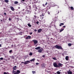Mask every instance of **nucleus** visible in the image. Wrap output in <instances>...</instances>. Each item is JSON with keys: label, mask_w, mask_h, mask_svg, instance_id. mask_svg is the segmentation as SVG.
I'll return each mask as SVG.
<instances>
[{"label": "nucleus", "mask_w": 74, "mask_h": 74, "mask_svg": "<svg viewBox=\"0 0 74 74\" xmlns=\"http://www.w3.org/2000/svg\"><path fill=\"white\" fill-rule=\"evenodd\" d=\"M4 15H6V13H5V12L4 13Z\"/></svg>", "instance_id": "nucleus-43"}, {"label": "nucleus", "mask_w": 74, "mask_h": 74, "mask_svg": "<svg viewBox=\"0 0 74 74\" xmlns=\"http://www.w3.org/2000/svg\"><path fill=\"white\" fill-rule=\"evenodd\" d=\"M4 9H5V8H4Z\"/></svg>", "instance_id": "nucleus-62"}, {"label": "nucleus", "mask_w": 74, "mask_h": 74, "mask_svg": "<svg viewBox=\"0 0 74 74\" xmlns=\"http://www.w3.org/2000/svg\"><path fill=\"white\" fill-rule=\"evenodd\" d=\"M9 21H11V18H9Z\"/></svg>", "instance_id": "nucleus-41"}, {"label": "nucleus", "mask_w": 74, "mask_h": 74, "mask_svg": "<svg viewBox=\"0 0 74 74\" xmlns=\"http://www.w3.org/2000/svg\"><path fill=\"white\" fill-rule=\"evenodd\" d=\"M55 74H56V73H55Z\"/></svg>", "instance_id": "nucleus-64"}, {"label": "nucleus", "mask_w": 74, "mask_h": 74, "mask_svg": "<svg viewBox=\"0 0 74 74\" xmlns=\"http://www.w3.org/2000/svg\"><path fill=\"white\" fill-rule=\"evenodd\" d=\"M32 55H33V53L32 52H31L30 53L29 55V56H32Z\"/></svg>", "instance_id": "nucleus-25"}, {"label": "nucleus", "mask_w": 74, "mask_h": 74, "mask_svg": "<svg viewBox=\"0 0 74 74\" xmlns=\"http://www.w3.org/2000/svg\"><path fill=\"white\" fill-rule=\"evenodd\" d=\"M0 60H3V58H0Z\"/></svg>", "instance_id": "nucleus-36"}, {"label": "nucleus", "mask_w": 74, "mask_h": 74, "mask_svg": "<svg viewBox=\"0 0 74 74\" xmlns=\"http://www.w3.org/2000/svg\"><path fill=\"white\" fill-rule=\"evenodd\" d=\"M63 30H64V29H61L60 30V32H62V31H63Z\"/></svg>", "instance_id": "nucleus-28"}, {"label": "nucleus", "mask_w": 74, "mask_h": 74, "mask_svg": "<svg viewBox=\"0 0 74 74\" xmlns=\"http://www.w3.org/2000/svg\"><path fill=\"white\" fill-rule=\"evenodd\" d=\"M55 47L56 48V49H63L62 47L58 45H56Z\"/></svg>", "instance_id": "nucleus-1"}, {"label": "nucleus", "mask_w": 74, "mask_h": 74, "mask_svg": "<svg viewBox=\"0 0 74 74\" xmlns=\"http://www.w3.org/2000/svg\"><path fill=\"white\" fill-rule=\"evenodd\" d=\"M12 52V50H10V51H9V52L10 53H11V52Z\"/></svg>", "instance_id": "nucleus-33"}, {"label": "nucleus", "mask_w": 74, "mask_h": 74, "mask_svg": "<svg viewBox=\"0 0 74 74\" xmlns=\"http://www.w3.org/2000/svg\"><path fill=\"white\" fill-rule=\"evenodd\" d=\"M20 8H20V7H18V9H20Z\"/></svg>", "instance_id": "nucleus-55"}, {"label": "nucleus", "mask_w": 74, "mask_h": 74, "mask_svg": "<svg viewBox=\"0 0 74 74\" xmlns=\"http://www.w3.org/2000/svg\"><path fill=\"white\" fill-rule=\"evenodd\" d=\"M13 70H16V66H14L13 67Z\"/></svg>", "instance_id": "nucleus-10"}, {"label": "nucleus", "mask_w": 74, "mask_h": 74, "mask_svg": "<svg viewBox=\"0 0 74 74\" xmlns=\"http://www.w3.org/2000/svg\"><path fill=\"white\" fill-rule=\"evenodd\" d=\"M60 24L61 25H64V23H60Z\"/></svg>", "instance_id": "nucleus-38"}, {"label": "nucleus", "mask_w": 74, "mask_h": 74, "mask_svg": "<svg viewBox=\"0 0 74 74\" xmlns=\"http://www.w3.org/2000/svg\"><path fill=\"white\" fill-rule=\"evenodd\" d=\"M42 16H44V13H42V14H41V15H40V17H42Z\"/></svg>", "instance_id": "nucleus-24"}, {"label": "nucleus", "mask_w": 74, "mask_h": 74, "mask_svg": "<svg viewBox=\"0 0 74 74\" xmlns=\"http://www.w3.org/2000/svg\"><path fill=\"white\" fill-rule=\"evenodd\" d=\"M32 4L33 5V7L35 8L36 7H38V6L37 5V3H36V2L32 3Z\"/></svg>", "instance_id": "nucleus-2"}, {"label": "nucleus", "mask_w": 74, "mask_h": 74, "mask_svg": "<svg viewBox=\"0 0 74 74\" xmlns=\"http://www.w3.org/2000/svg\"><path fill=\"white\" fill-rule=\"evenodd\" d=\"M53 66L55 67H58V65L57 63L56 62H55L53 64Z\"/></svg>", "instance_id": "nucleus-5"}, {"label": "nucleus", "mask_w": 74, "mask_h": 74, "mask_svg": "<svg viewBox=\"0 0 74 74\" xmlns=\"http://www.w3.org/2000/svg\"><path fill=\"white\" fill-rule=\"evenodd\" d=\"M30 63V61L29 60L27 61H26L24 62V64H27L28 63Z\"/></svg>", "instance_id": "nucleus-3"}, {"label": "nucleus", "mask_w": 74, "mask_h": 74, "mask_svg": "<svg viewBox=\"0 0 74 74\" xmlns=\"http://www.w3.org/2000/svg\"><path fill=\"white\" fill-rule=\"evenodd\" d=\"M3 74H7V73H6L5 72H4L3 73Z\"/></svg>", "instance_id": "nucleus-39"}, {"label": "nucleus", "mask_w": 74, "mask_h": 74, "mask_svg": "<svg viewBox=\"0 0 74 74\" xmlns=\"http://www.w3.org/2000/svg\"><path fill=\"white\" fill-rule=\"evenodd\" d=\"M32 34H33V32H32L31 33H29V34H30V35H32Z\"/></svg>", "instance_id": "nucleus-40"}, {"label": "nucleus", "mask_w": 74, "mask_h": 74, "mask_svg": "<svg viewBox=\"0 0 74 74\" xmlns=\"http://www.w3.org/2000/svg\"><path fill=\"white\" fill-rule=\"evenodd\" d=\"M53 60H56V58H55V57L53 58Z\"/></svg>", "instance_id": "nucleus-32"}, {"label": "nucleus", "mask_w": 74, "mask_h": 74, "mask_svg": "<svg viewBox=\"0 0 74 74\" xmlns=\"http://www.w3.org/2000/svg\"><path fill=\"white\" fill-rule=\"evenodd\" d=\"M1 37V33H0V37Z\"/></svg>", "instance_id": "nucleus-57"}, {"label": "nucleus", "mask_w": 74, "mask_h": 74, "mask_svg": "<svg viewBox=\"0 0 74 74\" xmlns=\"http://www.w3.org/2000/svg\"><path fill=\"white\" fill-rule=\"evenodd\" d=\"M35 8H36V9H38L37 7H35Z\"/></svg>", "instance_id": "nucleus-51"}, {"label": "nucleus", "mask_w": 74, "mask_h": 74, "mask_svg": "<svg viewBox=\"0 0 74 74\" xmlns=\"http://www.w3.org/2000/svg\"><path fill=\"white\" fill-rule=\"evenodd\" d=\"M42 18V19H44V17H42V18L41 17V18Z\"/></svg>", "instance_id": "nucleus-47"}, {"label": "nucleus", "mask_w": 74, "mask_h": 74, "mask_svg": "<svg viewBox=\"0 0 74 74\" xmlns=\"http://www.w3.org/2000/svg\"><path fill=\"white\" fill-rule=\"evenodd\" d=\"M36 23L38 25V23H39V22L38 21L36 22Z\"/></svg>", "instance_id": "nucleus-34"}, {"label": "nucleus", "mask_w": 74, "mask_h": 74, "mask_svg": "<svg viewBox=\"0 0 74 74\" xmlns=\"http://www.w3.org/2000/svg\"><path fill=\"white\" fill-rule=\"evenodd\" d=\"M48 14H50V13L48 12Z\"/></svg>", "instance_id": "nucleus-58"}, {"label": "nucleus", "mask_w": 74, "mask_h": 74, "mask_svg": "<svg viewBox=\"0 0 74 74\" xmlns=\"http://www.w3.org/2000/svg\"><path fill=\"white\" fill-rule=\"evenodd\" d=\"M25 11V9H23L22 10V11Z\"/></svg>", "instance_id": "nucleus-52"}, {"label": "nucleus", "mask_w": 74, "mask_h": 74, "mask_svg": "<svg viewBox=\"0 0 74 74\" xmlns=\"http://www.w3.org/2000/svg\"><path fill=\"white\" fill-rule=\"evenodd\" d=\"M32 72L33 74H35L36 73V72L35 71H32Z\"/></svg>", "instance_id": "nucleus-29"}, {"label": "nucleus", "mask_w": 74, "mask_h": 74, "mask_svg": "<svg viewBox=\"0 0 74 74\" xmlns=\"http://www.w3.org/2000/svg\"><path fill=\"white\" fill-rule=\"evenodd\" d=\"M38 64H39V63H36V65H38Z\"/></svg>", "instance_id": "nucleus-37"}, {"label": "nucleus", "mask_w": 74, "mask_h": 74, "mask_svg": "<svg viewBox=\"0 0 74 74\" xmlns=\"http://www.w3.org/2000/svg\"><path fill=\"white\" fill-rule=\"evenodd\" d=\"M21 64H22V63H24V62H21Z\"/></svg>", "instance_id": "nucleus-53"}, {"label": "nucleus", "mask_w": 74, "mask_h": 74, "mask_svg": "<svg viewBox=\"0 0 74 74\" xmlns=\"http://www.w3.org/2000/svg\"><path fill=\"white\" fill-rule=\"evenodd\" d=\"M63 27H64V28H65L66 27V26H64Z\"/></svg>", "instance_id": "nucleus-49"}, {"label": "nucleus", "mask_w": 74, "mask_h": 74, "mask_svg": "<svg viewBox=\"0 0 74 74\" xmlns=\"http://www.w3.org/2000/svg\"><path fill=\"white\" fill-rule=\"evenodd\" d=\"M35 60V59L34 58L30 60V62H34Z\"/></svg>", "instance_id": "nucleus-19"}, {"label": "nucleus", "mask_w": 74, "mask_h": 74, "mask_svg": "<svg viewBox=\"0 0 74 74\" xmlns=\"http://www.w3.org/2000/svg\"><path fill=\"white\" fill-rule=\"evenodd\" d=\"M10 8L11 10H12V11H14L15 10V9H14V7H13L12 6H11V7H10Z\"/></svg>", "instance_id": "nucleus-12"}, {"label": "nucleus", "mask_w": 74, "mask_h": 74, "mask_svg": "<svg viewBox=\"0 0 74 74\" xmlns=\"http://www.w3.org/2000/svg\"><path fill=\"white\" fill-rule=\"evenodd\" d=\"M69 71H70V70H69Z\"/></svg>", "instance_id": "nucleus-60"}, {"label": "nucleus", "mask_w": 74, "mask_h": 74, "mask_svg": "<svg viewBox=\"0 0 74 74\" xmlns=\"http://www.w3.org/2000/svg\"><path fill=\"white\" fill-rule=\"evenodd\" d=\"M34 31L35 32H37V29H35L34 30Z\"/></svg>", "instance_id": "nucleus-44"}, {"label": "nucleus", "mask_w": 74, "mask_h": 74, "mask_svg": "<svg viewBox=\"0 0 74 74\" xmlns=\"http://www.w3.org/2000/svg\"><path fill=\"white\" fill-rule=\"evenodd\" d=\"M1 21H2V20H1Z\"/></svg>", "instance_id": "nucleus-61"}, {"label": "nucleus", "mask_w": 74, "mask_h": 74, "mask_svg": "<svg viewBox=\"0 0 74 74\" xmlns=\"http://www.w3.org/2000/svg\"><path fill=\"white\" fill-rule=\"evenodd\" d=\"M59 25H60V26H62V25H61V24H60Z\"/></svg>", "instance_id": "nucleus-54"}, {"label": "nucleus", "mask_w": 74, "mask_h": 74, "mask_svg": "<svg viewBox=\"0 0 74 74\" xmlns=\"http://www.w3.org/2000/svg\"><path fill=\"white\" fill-rule=\"evenodd\" d=\"M10 58H12V59H14V57L13 56H12V57L10 56Z\"/></svg>", "instance_id": "nucleus-45"}, {"label": "nucleus", "mask_w": 74, "mask_h": 74, "mask_svg": "<svg viewBox=\"0 0 74 74\" xmlns=\"http://www.w3.org/2000/svg\"><path fill=\"white\" fill-rule=\"evenodd\" d=\"M4 1L5 3H8L9 1L8 0H5Z\"/></svg>", "instance_id": "nucleus-23"}, {"label": "nucleus", "mask_w": 74, "mask_h": 74, "mask_svg": "<svg viewBox=\"0 0 74 74\" xmlns=\"http://www.w3.org/2000/svg\"><path fill=\"white\" fill-rule=\"evenodd\" d=\"M29 12H30V11H29V10H27L25 12L26 14H27L29 13Z\"/></svg>", "instance_id": "nucleus-15"}, {"label": "nucleus", "mask_w": 74, "mask_h": 74, "mask_svg": "<svg viewBox=\"0 0 74 74\" xmlns=\"http://www.w3.org/2000/svg\"><path fill=\"white\" fill-rule=\"evenodd\" d=\"M57 74H60V72L59 71L57 72Z\"/></svg>", "instance_id": "nucleus-26"}, {"label": "nucleus", "mask_w": 74, "mask_h": 74, "mask_svg": "<svg viewBox=\"0 0 74 74\" xmlns=\"http://www.w3.org/2000/svg\"><path fill=\"white\" fill-rule=\"evenodd\" d=\"M68 45L69 46H71V43H69L68 44Z\"/></svg>", "instance_id": "nucleus-31"}, {"label": "nucleus", "mask_w": 74, "mask_h": 74, "mask_svg": "<svg viewBox=\"0 0 74 74\" xmlns=\"http://www.w3.org/2000/svg\"><path fill=\"white\" fill-rule=\"evenodd\" d=\"M59 12H60L59 11V10H57L56 12V14H59Z\"/></svg>", "instance_id": "nucleus-21"}, {"label": "nucleus", "mask_w": 74, "mask_h": 74, "mask_svg": "<svg viewBox=\"0 0 74 74\" xmlns=\"http://www.w3.org/2000/svg\"><path fill=\"white\" fill-rule=\"evenodd\" d=\"M47 4H48V3L46 2V3L45 4V5L44 4H42V5L43 6V7H46V5H47Z\"/></svg>", "instance_id": "nucleus-16"}, {"label": "nucleus", "mask_w": 74, "mask_h": 74, "mask_svg": "<svg viewBox=\"0 0 74 74\" xmlns=\"http://www.w3.org/2000/svg\"><path fill=\"white\" fill-rule=\"evenodd\" d=\"M8 60H10V58H8Z\"/></svg>", "instance_id": "nucleus-46"}, {"label": "nucleus", "mask_w": 74, "mask_h": 74, "mask_svg": "<svg viewBox=\"0 0 74 74\" xmlns=\"http://www.w3.org/2000/svg\"><path fill=\"white\" fill-rule=\"evenodd\" d=\"M70 8L71 10H73V11H74V8H73V7L71 6Z\"/></svg>", "instance_id": "nucleus-20"}, {"label": "nucleus", "mask_w": 74, "mask_h": 74, "mask_svg": "<svg viewBox=\"0 0 74 74\" xmlns=\"http://www.w3.org/2000/svg\"><path fill=\"white\" fill-rule=\"evenodd\" d=\"M42 48L41 49H39L38 50V52H39V53H41L42 52Z\"/></svg>", "instance_id": "nucleus-7"}, {"label": "nucleus", "mask_w": 74, "mask_h": 74, "mask_svg": "<svg viewBox=\"0 0 74 74\" xmlns=\"http://www.w3.org/2000/svg\"><path fill=\"white\" fill-rule=\"evenodd\" d=\"M45 55H43V56H42V57L43 58H45Z\"/></svg>", "instance_id": "nucleus-42"}, {"label": "nucleus", "mask_w": 74, "mask_h": 74, "mask_svg": "<svg viewBox=\"0 0 74 74\" xmlns=\"http://www.w3.org/2000/svg\"><path fill=\"white\" fill-rule=\"evenodd\" d=\"M13 46H14V45H11V48H13Z\"/></svg>", "instance_id": "nucleus-35"}, {"label": "nucleus", "mask_w": 74, "mask_h": 74, "mask_svg": "<svg viewBox=\"0 0 74 74\" xmlns=\"http://www.w3.org/2000/svg\"><path fill=\"white\" fill-rule=\"evenodd\" d=\"M0 47H1V45L0 44Z\"/></svg>", "instance_id": "nucleus-56"}, {"label": "nucleus", "mask_w": 74, "mask_h": 74, "mask_svg": "<svg viewBox=\"0 0 74 74\" xmlns=\"http://www.w3.org/2000/svg\"><path fill=\"white\" fill-rule=\"evenodd\" d=\"M40 48H41V47H37L35 48V49H36V50H37V49H40Z\"/></svg>", "instance_id": "nucleus-17"}, {"label": "nucleus", "mask_w": 74, "mask_h": 74, "mask_svg": "<svg viewBox=\"0 0 74 74\" xmlns=\"http://www.w3.org/2000/svg\"><path fill=\"white\" fill-rule=\"evenodd\" d=\"M14 4H18V2L17 1H16L14 2Z\"/></svg>", "instance_id": "nucleus-22"}, {"label": "nucleus", "mask_w": 74, "mask_h": 74, "mask_svg": "<svg viewBox=\"0 0 74 74\" xmlns=\"http://www.w3.org/2000/svg\"><path fill=\"white\" fill-rule=\"evenodd\" d=\"M28 26L29 27H31V26H32V25L30 24H28Z\"/></svg>", "instance_id": "nucleus-27"}, {"label": "nucleus", "mask_w": 74, "mask_h": 74, "mask_svg": "<svg viewBox=\"0 0 74 74\" xmlns=\"http://www.w3.org/2000/svg\"><path fill=\"white\" fill-rule=\"evenodd\" d=\"M21 73V71H19V70H17L16 71V74H19Z\"/></svg>", "instance_id": "nucleus-11"}, {"label": "nucleus", "mask_w": 74, "mask_h": 74, "mask_svg": "<svg viewBox=\"0 0 74 74\" xmlns=\"http://www.w3.org/2000/svg\"><path fill=\"white\" fill-rule=\"evenodd\" d=\"M32 41L34 42L35 44H36L38 43V41L36 40H32Z\"/></svg>", "instance_id": "nucleus-4"}, {"label": "nucleus", "mask_w": 74, "mask_h": 74, "mask_svg": "<svg viewBox=\"0 0 74 74\" xmlns=\"http://www.w3.org/2000/svg\"><path fill=\"white\" fill-rule=\"evenodd\" d=\"M25 0H22L23 1H25Z\"/></svg>", "instance_id": "nucleus-59"}, {"label": "nucleus", "mask_w": 74, "mask_h": 74, "mask_svg": "<svg viewBox=\"0 0 74 74\" xmlns=\"http://www.w3.org/2000/svg\"><path fill=\"white\" fill-rule=\"evenodd\" d=\"M67 73L68 74H72L73 73L71 71H68Z\"/></svg>", "instance_id": "nucleus-13"}, {"label": "nucleus", "mask_w": 74, "mask_h": 74, "mask_svg": "<svg viewBox=\"0 0 74 74\" xmlns=\"http://www.w3.org/2000/svg\"><path fill=\"white\" fill-rule=\"evenodd\" d=\"M12 73L14 74H16V71H15L14 70H13L12 72Z\"/></svg>", "instance_id": "nucleus-14"}, {"label": "nucleus", "mask_w": 74, "mask_h": 74, "mask_svg": "<svg viewBox=\"0 0 74 74\" xmlns=\"http://www.w3.org/2000/svg\"><path fill=\"white\" fill-rule=\"evenodd\" d=\"M42 29H38V32L39 33H41V32H42Z\"/></svg>", "instance_id": "nucleus-8"}, {"label": "nucleus", "mask_w": 74, "mask_h": 74, "mask_svg": "<svg viewBox=\"0 0 74 74\" xmlns=\"http://www.w3.org/2000/svg\"><path fill=\"white\" fill-rule=\"evenodd\" d=\"M29 10H32V8L31 7V6H29Z\"/></svg>", "instance_id": "nucleus-30"}, {"label": "nucleus", "mask_w": 74, "mask_h": 74, "mask_svg": "<svg viewBox=\"0 0 74 74\" xmlns=\"http://www.w3.org/2000/svg\"><path fill=\"white\" fill-rule=\"evenodd\" d=\"M69 56H66V58H65V59L66 60H69Z\"/></svg>", "instance_id": "nucleus-18"}, {"label": "nucleus", "mask_w": 74, "mask_h": 74, "mask_svg": "<svg viewBox=\"0 0 74 74\" xmlns=\"http://www.w3.org/2000/svg\"><path fill=\"white\" fill-rule=\"evenodd\" d=\"M62 65H63V64H61V63H59L58 64V67H62Z\"/></svg>", "instance_id": "nucleus-6"}, {"label": "nucleus", "mask_w": 74, "mask_h": 74, "mask_svg": "<svg viewBox=\"0 0 74 74\" xmlns=\"http://www.w3.org/2000/svg\"><path fill=\"white\" fill-rule=\"evenodd\" d=\"M53 5L54 7H55V5L54 4H53Z\"/></svg>", "instance_id": "nucleus-50"}, {"label": "nucleus", "mask_w": 74, "mask_h": 74, "mask_svg": "<svg viewBox=\"0 0 74 74\" xmlns=\"http://www.w3.org/2000/svg\"><path fill=\"white\" fill-rule=\"evenodd\" d=\"M31 38V36H28L26 38V39L27 40H28V39H30Z\"/></svg>", "instance_id": "nucleus-9"}, {"label": "nucleus", "mask_w": 74, "mask_h": 74, "mask_svg": "<svg viewBox=\"0 0 74 74\" xmlns=\"http://www.w3.org/2000/svg\"><path fill=\"white\" fill-rule=\"evenodd\" d=\"M9 32V33H10V32Z\"/></svg>", "instance_id": "nucleus-63"}, {"label": "nucleus", "mask_w": 74, "mask_h": 74, "mask_svg": "<svg viewBox=\"0 0 74 74\" xmlns=\"http://www.w3.org/2000/svg\"><path fill=\"white\" fill-rule=\"evenodd\" d=\"M34 18H36V15H34Z\"/></svg>", "instance_id": "nucleus-48"}]
</instances>
